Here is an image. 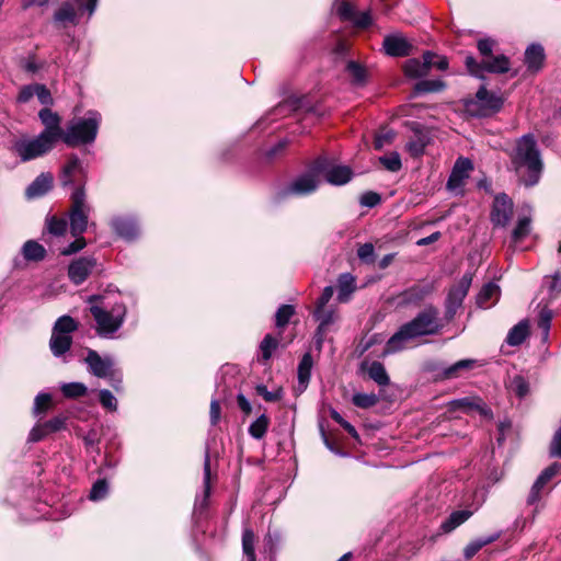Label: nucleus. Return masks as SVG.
<instances>
[{"label": "nucleus", "mask_w": 561, "mask_h": 561, "mask_svg": "<svg viewBox=\"0 0 561 561\" xmlns=\"http://www.w3.org/2000/svg\"><path fill=\"white\" fill-rule=\"evenodd\" d=\"M295 313V309L293 306L290 305H282L277 311H276V314H275V320H276V327L277 328H283L285 327L290 318L293 317V314Z\"/></svg>", "instance_id": "obj_52"}, {"label": "nucleus", "mask_w": 561, "mask_h": 561, "mask_svg": "<svg viewBox=\"0 0 561 561\" xmlns=\"http://www.w3.org/2000/svg\"><path fill=\"white\" fill-rule=\"evenodd\" d=\"M60 390L66 398L76 399L83 397L87 393L88 388L82 382H69L62 383Z\"/></svg>", "instance_id": "obj_46"}, {"label": "nucleus", "mask_w": 561, "mask_h": 561, "mask_svg": "<svg viewBox=\"0 0 561 561\" xmlns=\"http://www.w3.org/2000/svg\"><path fill=\"white\" fill-rule=\"evenodd\" d=\"M255 536L252 529L244 528L242 533V551L245 561H256L254 550Z\"/></svg>", "instance_id": "obj_39"}, {"label": "nucleus", "mask_w": 561, "mask_h": 561, "mask_svg": "<svg viewBox=\"0 0 561 561\" xmlns=\"http://www.w3.org/2000/svg\"><path fill=\"white\" fill-rule=\"evenodd\" d=\"M71 204L69 214L70 231L73 237H78L87 230L88 217L91 210L85 201L83 186H79L72 192Z\"/></svg>", "instance_id": "obj_5"}, {"label": "nucleus", "mask_w": 561, "mask_h": 561, "mask_svg": "<svg viewBox=\"0 0 561 561\" xmlns=\"http://www.w3.org/2000/svg\"><path fill=\"white\" fill-rule=\"evenodd\" d=\"M333 10L344 22H350L357 28H367L373 24L369 11L358 12L355 7L344 0H335Z\"/></svg>", "instance_id": "obj_9"}, {"label": "nucleus", "mask_w": 561, "mask_h": 561, "mask_svg": "<svg viewBox=\"0 0 561 561\" xmlns=\"http://www.w3.org/2000/svg\"><path fill=\"white\" fill-rule=\"evenodd\" d=\"M446 88V83L440 79H434V80H421L419 81L415 87L414 91L415 93H430V92H439L443 91Z\"/></svg>", "instance_id": "obj_44"}, {"label": "nucleus", "mask_w": 561, "mask_h": 561, "mask_svg": "<svg viewBox=\"0 0 561 561\" xmlns=\"http://www.w3.org/2000/svg\"><path fill=\"white\" fill-rule=\"evenodd\" d=\"M503 98L489 92L485 87H481L476 94V102L469 105V111L473 112L471 108L472 105L479 107V110L474 113L478 116H489L494 113H497L503 106Z\"/></svg>", "instance_id": "obj_14"}, {"label": "nucleus", "mask_w": 561, "mask_h": 561, "mask_svg": "<svg viewBox=\"0 0 561 561\" xmlns=\"http://www.w3.org/2000/svg\"><path fill=\"white\" fill-rule=\"evenodd\" d=\"M531 219L529 216L519 217L516 227L512 232L513 242L517 243L524 240L530 232Z\"/></svg>", "instance_id": "obj_42"}, {"label": "nucleus", "mask_w": 561, "mask_h": 561, "mask_svg": "<svg viewBox=\"0 0 561 561\" xmlns=\"http://www.w3.org/2000/svg\"><path fill=\"white\" fill-rule=\"evenodd\" d=\"M368 376L379 386H387L390 382L386 368L380 362H373L369 365Z\"/></svg>", "instance_id": "obj_41"}, {"label": "nucleus", "mask_w": 561, "mask_h": 561, "mask_svg": "<svg viewBox=\"0 0 561 561\" xmlns=\"http://www.w3.org/2000/svg\"><path fill=\"white\" fill-rule=\"evenodd\" d=\"M313 365L312 357L309 353H306L298 365V382L301 390H305L308 386L311 376V368Z\"/></svg>", "instance_id": "obj_35"}, {"label": "nucleus", "mask_w": 561, "mask_h": 561, "mask_svg": "<svg viewBox=\"0 0 561 561\" xmlns=\"http://www.w3.org/2000/svg\"><path fill=\"white\" fill-rule=\"evenodd\" d=\"M72 345V336L60 335L51 332L49 348L55 357L65 355Z\"/></svg>", "instance_id": "obj_29"}, {"label": "nucleus", "mask_w": 561, "mask_h": 561, "mask_svg": "<svg viewBox=\"0 0 561 561\" xmlns=\"http://www.w3.org/2000/svg\"><path fill=\"white\" fill-rule=\"evenodd\" d=\"M473 164L470 159L459 157L450 172L447 181V188L451 192L462 188L465 181L469 178L470 171H472Z\"/></svg>", "instance_id": "obj_17"}, {"label": "nucleus", "mask_w": 561, "mask_h": 561, "mask_svg": "<svg viewBox=\"0 0 561 561\" xmlns=\"http://www.w3.org/2000/svg\"><path fill=\"white\" fill-rule=\"evenodd\" d=\"M81 176H83L82 163L77 156L72 154L62 167L60 182L62 186L72 185L79 182Z\"/></svg>", "instance_id": "obj_23"}, {"label": "nucleus", "mask_w": 561, "mask_h": 561, "mask_svg": "<svg viewBox=\"0 0 561 561\" xmlns=\"http://www.w3.org/2000/svg\"><path fill=\"white\" fill-rule=\"evenodd\" d=\"M346 70L355 84H364L367 79V70L356 61H348Z\"/></svg>", "instance_id": "obj_45"}, {"label": "nucleus", "mask_w": 561, "mask_h": 561, "mask_svg": "<svg viewBox=\"0 0 561 561\" xmlns=\"http://www.w3.org/2000/svg\"><path fill=\"white\" fill-rule=\"evenodd\" d=\"M90 312L95 321V331L101 337H113L123 327L127 307L122 300L111 301L106 296L92 295L88 298Z\"/></svg>", "instance_id": "obj_2"}, {"label": "nucleus", "mask_w": 561, "mask_h": 561, "mask_svg": "<svg viewBox=\"0 0 561 561\" xmlns=\"http://www.w3.org/2000/svg\"><path fill=\"white\" fill-rule=\"evenodd\" d=\"M48 231L55 236H61L67 230V220L62 218L51 217L48 220Z\"/></svg>", "instance_id": "obj_57"}, {"label": "nucleus", "mask_w": 561, "mask_h": 561, "mask_svg": "<svg viewBox=\"0 0 561 561\" xmlns=\"http://www.w3.org/2000/svg\"><path fill=\"white\" fill-rule=\"evenodd\" d=\"M513 216V202L505 194L501 193L495 196L492 210L490 214L491 222L495 227H506Z\"/></svg>", "instance_id": "obj_15"}, {"label": "nucleus", "mask_w": 561, "mask_h": 561, "mask_svg": "<svg viewBox=\"0 0 561 561\" xmlns=\"http://www.w3.org/2000/svg\"><path fill=\"white\" fill-rule=\"evenodd\" d=\"M430 138L424 133H415L414 138L407 144V149L413 157L423 154Z\"/></svg>", "instance_id": "obj_40"}, {"label": "nucleus", "mask_w": 561, "mask_h": 561, "mask_svg": "<svg viewBox=\"0 0 561 561\" xmlns=\"http://www.w3.org/2000/svg\"><path fill=\"white\" fill-rule=\"evenodd\" d=\"M545 58V49L540 44H531L525 50V64L531 72H537L542 68Z\"/></svg>", "instance_id": "obj_25"}, {"label": "nucleus", "mask_w": 561, "mask_h": 561, "mask_svg": "<svg viewBox=\"0 0 561 561\" xmlns=\"http://www.w3.org/2000/svg\"><path fill=\"white\" fill-rule=\"evenodd\" d=\"M114 232L126 241H133L139 236V226L133 217H115L111 221Z\"/></svg>", "instance_id": "obj_21"}, {"label": "nucleus", "mask_w": 561, "mask_h": 561, "mask_svg": "<svg viewBox=\"0 0 561 561\" xmlns=\"http://www.w3.org/2000/svg\"><path fill=\"white\" fill-rule=\"evenodd\" d=\"M465 64L469 73L480 79L484 78L485 72L502 75L511 69L510 59L505 55H492L481 61H477L472 56H467Z\"/></svg>", "instance_id": "obj_6"}, {"label": "nucleus", "mask_w": 561, "mask_h": 561, "mask_svg": "<svg viewBox=\"0 0 561 561\" xmlns=\"http://www.w3.org/2000/svg\"><path fill=\"white\" fill-rule=\"evenodd\" d=\"M22 254L26 261L38 262L46 255L45 248L34 240L26 241L22 247Z\"/></svg>", "instance_id": "obj_33"}, {"label": "nucleus", "mask_w": 561, "mask_h": 561, "mask_svg": "<svg viewBox=\"0 0 561 561\" xmlns=\"http://www.w3.org/2000/svg\"><path fill=\"white\" fill-rule=\"evenodd\" d=\"M472 283V274L466 273L460 280L450 288L446 299V317L451 319L462 305Z\"/></svg>", "instance_id": "obj_13"}, {"label": "nucleus", "mask_w": 561, "mask_h": 561, "mask_svg": "<svg viewBox=\"0 0 561 561\" xmlns=\"http://www.w3.org/2000/svg\"><path fill=\"white\" fill-rule=\"evenodd\" d=\"M529 334V325L526 320L514 325L506 336V343L511 346L520 345Z\"/></svg>", "instance_id": "obj_32"}, {"label": "nucleus", "mask_w": 561, "mask_h": 561, "mask_svg": "<svg viewBox=\"0 0 561 561\" xmlns=\"http://www.w3.org/2000/svg\"><path fill=\"white\" fill-rule=\"evenodd\" d=\"M500 296V287L495 283L485 284L477 296V304L481 308H489L492 305V299H497Z\"/></svg>", "instance_id": "obj_31"}, {"label": "nucleus", "mask_w": 561, "mask_h": 561, "mask_svg": "<svg viewBox=\"0 0 561 561\" xmlns=\"http://www.w3.org/2000/svg\"><path fill=\"white\" fill-rule=\"evenodd\" d=\"M320 184V175L314 170V162L309 171L295 178L285 188V195L305 196L313 193Z\"/></svg>", "instance_id": "obj_10"}, {"label": "nucleus", "mask_w": 561, "mask_h": 561, "mask_svg": "<svg viewBox=\"0 0 561 561\" xmlns=\"http://www.w3.org/2000/svg\"><path fill=\"white\" fill-rule=\"evenodd\" d=\"M54 21L60 24H73L78 23V12L73 4L65 2L54 14Z\"/></svg>", "instance_id": "obj_30"}, {"label": "nucleus", "mask_w": 561, "mask_h": 561, "mask_svg": "<svg viewBox=\"0 0 561 561\" xmlns=\"http://www.w3.org/2000/svg\"><path fill=\"white\" fill-rule=\"evenodd\" d=\"M356 288L355 278L350 273H344L337 279V299L340 302L348 301Z\"/></svg>", "instance_id": "obj_28"}, {"label": "nucleus", "mask_w": 561, "mask_h": 561, "mask_svg": "<svg viewBox=\"0 0 561 561\" xmlns=\"http://www.w3.org/2000/svg\"><path fill=\"white\" fill-rule=\"evenodd\" d=\"M511 160L519 180L526 186H534L539 182L543 163L533 135H524L517 140Z\"/></svg>", "instance_id": "obj_3"}, {"label": "nucleus", "mask_w": 561, "mask_h": 561, "mask_svg": "<svg viewBox=\"0 0 561 561\" xmlns=\"http://www.w3.org/2000/svg\"><path fill=\"white\" fill-rule=\"evenodd\" d=\"M500 533L478 538L471 541L463 550V556L466 559H471L476 556L484 546L492 543L496 539H499Z\"/></svg>", "instance_id": "obj_37"}, {"label": "nucleus", "mask_w": 561, "mask_h": 561, "mask_svg": "<svg viewBox=\"0 0 561 561\" xmlns=\"http://www.w3.org/2000/svg\"><path fill=\"white\" fill-rule=\"evenodd\" d=\"M434 286L432 283H417L398 294L396 297L392 298V301L397 307L400 308H404L408 306H417L430 294H432Z\"/></svg>", "instance_id": "obj_11"}, {"label": "nucleus", "mask_w": 561, "mask_h": 561, "mask_svg": "<svg viewBox=\"0 0 561 561\" xmlns=\"http://www.w3.org/2000/svg\"><path fill=\"white\" fill-rule=\"evenodd\" d=\"M551 320H552V311L550 309H548L547 307H543L539 311L538 328L541 330L542 339L545 341H547L548 336H549Z\"/></svg>", "instance_id": "obj_48"}, {"label": "nucleus", "mask_w": 561, "mask_h": 561, "mask_svg": "<svg viewBox=\"0 0 561 561\" xmlns=\"http://www.w3.org/2000/svg\"><path fill=\"white\" fill-rule=\"evenodd\" d=\"M314 170L319 175H323L328 183L335 186L345 185L353 178V170L350 167L336 164L327 157L314 160Z\"/></svg>", "instance_id": "obj_8"}, {"label": "nucleus", "mask_w": 561, "mask_h": 561, "mask_svg": "<svg viewBox=\"0 0 561 561\" xmlns=\"http://www.w3.org/2000/svg\"><path fill=\"white\" fill-rule=\"evenodd\" d=\"M561 473V463L560 462H553L549 467H547L536 479L534 482L530 492L527 496V504L534 505L540 500L541 491L543 490L545 485L551 481V479L558 474Z\"/></svg>", "instance_id": "obj_18"}, {"label": "nucleus", "mask_w": 561, "mask_h": 561, "mask_svg": "<svg viewBox=\"0 0 561 561\" xmlns=\"http://www.w3.org/2000/svg\"><path fill=\"white\" fill-rule=\"evenodd\" d=\"M68 417L64 414L57 415L45 423H43L49 434L62 431L66 428Z\"/></svg>", "instance_id": "obj_54"}, {"label": "nucleus", "mask_w": 561, "mask_h": 561, "mask_svg": "<svg viewBox=\"0 0 561 561\" xmlns=\"http://www.w3.org/2000/svg\"><path fill=\"white\" fill-rule=\"evenodd\" d=\"M379 162L390 172H398L402 168L401 158L398 152H390L380 157Z\"/></svg>", "instance_id": "obj_49"}, {"label": "nucleus", "mask_w": 561, "mask_h": 561, "mask_svg": "<svg viewBox=\"0 0 561 561\" xmlns=\"http://www.w3.org/2000/svg\"><path fill=\"white\" fill-rule=\"evenodd\" d=\"M255 390L256 393L261 396L266 402H276L279 401L283 397V390L280 388L270 391L265 385H257Z\"/></svg>", "instance_id": "obj_53"}, {"label": "nucleus", "mask_w": 561, "mask_h": 561, "mask_svg": "<svg viewBox=\"0 0 561 561\" xmlns=\"http://www.w3.org/2000/svg\"><path fill=\"white\" fill-rule=\"evenodd\" d=\"M508 389L518 398H524L529 392V383L522 375H516L510 380Z\"/></svg>", "instance_id": "obj_47"}, {"label": "nucleus", "mask_w": 561, "mask_h": 561, "mask_svg": "<svg viewBox=\"0 0 561 561\" xmlns=\"http://www.w3.org/2000/svg\"><path fill=\"white\" fill-rule=\"evenodd\" d=\"M471 515L472 512L468 510L455 511L449 515V517L445 522L442 523L440 528L443 529L444 533H450L458 526L463 524L466 520H468Z\"/></svg>", "instance_id": "obj_34"}, {"label": "nucleus", "mask_w": 561, "mask_h": 561, "mask_svg": "<svg viewBox=\"0 0 561 561\" xmlns=\"http://www.w3.org/2000/svg\"><path fill=\"white\" fill-rule=\"evenodd\" d=\"M77 330L78 322L72 317L61 316L56 320L51 332L60 335L71 336V334Z\"/></svg>", "instance_id": "obj_36"}, {"label": "nucleus", "mask_w": 561, "mask_h": 561, "mask_svg": "<svg viewBox=\"0 0 561 561\" xmlns=\"http://www.w3.org/2000/svg\"><path fill=\"white\" fill-rule=\"evenodd\" d=\"M313 317L319 322L314 339L318 347L322 346L323 339L328 328L335 321V313L331 309H327V307L316 308L313 311Z\"/></svg>", "instance_id": "obj_24"}, {"label": "nucleus", "mask_w": 561, "mask_h": 561, "mask_svg": "<svg viewBox=\"0 0 561 561\" xmlns=\"http://www.w3.org/2000/svg\"><path fill=\"white\" fill-rule=\"evenodd\" d=\"M412 45L400 34L388 35L383 39V49L392 57H404L411 53Z\"/></svg>", "instance_id": "obj_22"}, {"label": "nucleus", "mask_w": 561, "mask_h": 561, "mask_svg": "<svg viewBox=\"0 0 561 561\" xmlns=\"http://www.w3.org/2000/svg\"><path fill=\"white\" fill-rule=\"evenodd\" d=\"M96 266L93 256H81L73 260L68 266V277L75 285L82 284Z\"/></svg>", "instance_id": "obj_16"}, {"label": "nucleus", "mask_w": 561, "mask_h": 561, "mask_svg": "<svg viewBox=\"0 0 561 561\" xmlns=\"http://www.w3.org/2000/svg\"><path fill=\"white\" fill-rule=\"evenodd\" d=\"M108 491V485L104 479L98 480L90 491V500L99 501L103 500Z\"/></svg>", "instance_id": "obj_55"}, {"label": "nucleus", "mask_w": 561, "mask_h": 561, "mask_svg": "<svg viewBox=\"0 0 561 561\" xmlns=\"http://www.w3.org/2000/svg\"><path fill=\"white\" fill-rule=\"evenodd\" d=\"M438 314V310L430 306L419 312L411 321L402 324L387 341L383 355L401 352L410 342L419 337L437 334L442 329Z\"/></svg>", "instance_id": "obj_1"}, {"label": "nucleus", "mask_w": 561, "mask_h": 561, "mask_svg": "<svg viewBox=\"0 0 561 561\" xmlns=\"http://www.w3.org/2000/svg\"><path fill=\"white\" fill-rule=\"evenodd\" d=\"M48 434L49 433L43 423L37 424L31 430L30 435H28V442H32V443L39 442L44 437H46Z\"/></svg>", "instance_id": "obj_61"}, {"label": "nucleus", "mask_w": 561, "mask_h": 561, "mask_svg": "<svg viewBox=\"0 0 561 561\" xmlns=\"http://www.w3.org/2000/svg\"><path fill=\"white\" fill-rule=\"evenodd\" d=\"M84 362L93 376L115 380L114 360L111 356L102 357L96 351L89 350Z\"/></svg>", "instance_id": "obj_12"}, {"label": "nucleus", "mask_w": 561, "mask_h": 561, "mask_svg": "<svg viewBox=\"0 0 561 561\" xmlns=\"http://www.w3.org/2000/svg\"><path fill=\"white\" fill-rule=\"evenodd\" d=\"M495 46V41L492 38H481L478 41L477 47L478 50L483 58L491 57L493 55V48Z\"/></svg>", "instance_id": "obj_59"}, {"label": "nucleus", "mask_w": 561, "mask_h": 561, "mask_svg": "<svg viewBox=\"0 0 561 561\" xmlns=\"http://www.w3.org/2000/svg\"><path fill=\"white\" fill-rule=\"evenodd\" d=\"M278 346V340L273 337L272 335L267 334L263 339V341L260 344V350L262 353V358L264 362H267L271 357L273 352Z\"/></svg>", "instance_id": "obj_50"}, {"label": "nucleus", "mask_w": 561, "mask_h": 561, "mask_svg": "<svg viewBox=\"0 0 561 561\" xmlns=\"http://www.w3.org/2000/svg\"><path fill=\"white\" fill-rule=\"evenodd\" d=\"M357 256L364 263H374L375 248L371 243H364L357 249Z\"/></svg>", "instance_id": "obj_58"}, {"label": "nucleus", "mask_w": 561, "mask_h": 561, "mask_svg": "<svg viewBox=\"0 0 561 561\" xmlns=\"http://www.w3.org/2000/svg\"><path fill=\"white\" fill-rule=\"evenodd\" d=\"M85 247V240L78 236L76 237V240L71 242L68 247L61 250L62 255H71L73 253L79 252Z\"/></svg>", "instance_id": "obj_62"}, {"label": "nucleus", "mask_w": 561, "mask_h": 561, "mask_svg": "<svg viewBox=\"0 0 561 561\" xmlns=\"http://www.w3.org/2000/svg\"><path fill=\"white\" fill-rule=\"evenodd\" d=\"M53 180L50 173L39 174L26 188V196L28 198L43 196L51 188Z\"/></svg>", "instance_id": "obj_26"}, {"label": "nucleus", "mask_w": 561, "mask_h": 561, "mask_svg": "<svg viewBox=\"0 0 561 561\" xmlns=\"http://www.w3.org/2000/svg\"><path fill=\"white\" fill-rule=\"evenodd\" d=\"M435 57V53L427 50L423 54L422 60L416 58L407 60L403 66L405 76L413 79L427 76Z\"/></svg>", "instance_id": "obj_19"}, {"label": "nucleus", "mask_w": 561, "mask_h": 561, "mask_svg": "<svg viewBox=\"0 0 561 561\" xmlns=\"http://www.w3.org/2000/svg\"><path fill=\"white\" fill-rule=\"evenodd\" d=\"M100 122L101 115L98 112H89L85 117L73 119L64 131L62 141L70 147L93 142Z\"/></svg>", "instance_id": "obj_4"}, {"label": "nucleus", "mask_w": 561, "mask_h": 561, "mask_svg": "<svg viewBox=\"0 0 561 561\" xmlns=\"http://www.w3.org/2000/svg\"><path fill=\"white\" fill-rule=\"evenodd\" d=\"M550 456L561 458V427L554 433L550 443Z\"/></svg>", "instance_id": "obj_64"}, {"label": "nucleus", "mask_w": 561, "mask_h": 561, "mask_svg": "<svg viewBox=\"0 0 561 561\" xmlns=\"http://www.w3.org/2000/svg\"><path fill=\"white\" fill-rule=\"evenodd\" d=\"M474 359H461L445 368L443 375L446 379L457 378L465 370H470L476 366Z\"/></svg>", "instance_id": "obj_38"}, {"label": "nucleus", "mask_w": 561, "mask_h": 561, "mask_svg": "<svg viewBox=\"0 0 561 561\" xmlns=\"http://www.w3.org/2000/svg\"><path fill=\"white\" fill-rule=\"evenodd\" d=\"M352 402L357 408L368 409L378 402V397L375 393H355Z\"/></svg>", "instance_id": "obj_51"}, {"label": "nucleus", "mask_w": 561, "mask_h": 561, "mask_svg": "<svg viewBox=\"0 0 561 561\" xmlns=\"http://www.w3.org/2000/svg\"><path fill=\"white\" fill-rule=\"evenodd\" d=\"M51 400L50 394L48 393H39L35 398L34 402V413L39 414L41 412L45 411Z\"/></svg>", "instance_id": "obj_60"}, {"label": "nucleus", "mask_w": 561, "mask_h": 561, "mask_svg": "<svg viewBox=\"0 0 561 561\" xmlns=\"http://www.w3.org/2000/svg\"><path fill=\"white\" fill-rule=\"evenodd\" d=\"M270 425V419L265 414H261L254 422L249 426V434L255 438L261 439L267 432Z\"/></svg>", "instance_id": "obj_43"}, {"label": "nucleus", "mask_w": 561, "mask_h": 561, "mask_svg": "<svg viewBox=\"0 0 561 561\" xmlns=\"http://www.w3.org/2000/svg\"><path fill=\"white\" fill-rule=\"evenodd\" d=\"M55 141L39 134L32 139H19L14 141L12 150L21 158L22 161H30L49 152Z\"/></svg>", "instance_id": "obj_7"}, {"label": "nucleus", "mask_w": 561, "mask_h": 561, "mask_svg": "<svg viewBox=\"0 0 561 561\" xmlns=\"http://www.w3.org/2000/svg\"><path fill=\"white\" fill-rule=\"evenodd\" d=\"M100 403L102 407L108 411H116L117 409V400L114 394L106 389H103L99 393Z\"/></svg>", "instance_id": "obj_56"}, {"label": "nucleus", "mask_w": 561, "mask_h": 561, "mask_svg": "<svg viewBox=\"0 0 561 561\" xmlns=\"http://www.w3.org/2000/svg\"><path fill=\"white\" fill-rule=\"evenodd\" d=\"M38 84L25 85L21 89L18 101L21 103L28 102L34 95H36Z\"/></svg>", "instance_id": "obj_63"}, {"label": "nucleus", "mask_w": 561, "mask_h": 561, "mask_svg": "<svg viewBox=\"0 0 561 561\" xmlns=\"http://www.w3.org/2000/svg\"><path fill=\"white\" fill-rule=\"evenodd\" d=\"M39 119L45 125V129L41 133L46 135L49 139L57 142L62 139L64 131L60 128V117L57 113L53 112L48 107L42 108L38 113Z\"/></svg>", "instance_id": "obj_20"}, {"label": "nucleus", "mask_w": 561, "mask_h": 561, "mask_svg": "<svg viewBox=\"0 0 561 561\" xmlns=\"http://www.w3.org/2000/svg\"><path fill=\"white\" fill-rule=\"evenodd\" d=\"M451 409L453 410H463V411H471V410H478L483 415H490L491 411L490 409L483 403V401L480 398H461L451 401Z\"/></svg>", "instance_id": "obj_27"}]
</instances>
